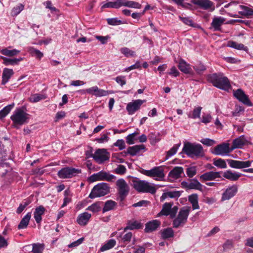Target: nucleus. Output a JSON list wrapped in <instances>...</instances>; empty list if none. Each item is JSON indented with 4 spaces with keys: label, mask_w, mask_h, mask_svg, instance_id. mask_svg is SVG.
Masks as SVG:
<instances>
[{
    "label": "nucleus",
    "mask_w": 253,
    "mask_h": 253,
    "mask_svg": "<svg viewBox=\"0 0 253 253\" xmlns=\"http://www.w3.org/2000/svg\"><path fill=\"white\" fill-rule=\"evenodd\" d=\"M110 192V187L106 183L102 182L95 185L91 190L88 197L94 199L104 196Z\"/></svg>",
    "instance_id": "5"
},
{
    "label": "nucleus",
    "mask_w": 253,
    "mask_h": 253,
    "mask_svg": "<svg viewBox=\"0 0 253 253\" xmlns=\"http://www.w3.org/2000/svg\"><path fill=\"white\" fill-rule=\"evenodd\" d=\"M238 191V187L236 185H233L228 187L223 193L221 198L222 201H226L233 197Z\"/></svg>",
    "instance_id": "17"
},
{
    "label": "nucleus",
    "mask_w": 253,
    "mask_h": 253,
    "mask_svg": "<svg viewBox=\"0 0 253 253\" xmlns=\"http://www.w3.org/2000/svg\"><path fill=\"white\" fill-rule=\"evenodd\" d=\"M172 204L169 203H166L163 206L161 211L158 213V216L166 215L168 216L169 214L170 208L172 207Z\"/></svg>",
    "instance_id": "37"
},
{
    "label": "nucleus",
    "mask_w": 253,
    "mask_h": 253,
    "mask_svg": "<svg viewBox=\"0 0 253 253\" xmlns=\"http://www.w3.org/2000/svg\"><path fill=\"white\" fill-rule=\"evenodd\" d=\"M120 51L126 57H134L135 56V51L126 47L121 48Z\"/></svg>",
    "instance_id": "46"
},
{
    "label": "nucleus",
    "mask_w": 253,
    "mask_h": 253,
    "mask_svg": "<svg viewBox=\"0 0 253 253\" xmlns=\"http://www.w3.org/2000/svg\"><path fill=\"white\" fill-rule=\"evenodd\" d=\"M194 69L199 74H202L204 71L206 70V67L202 64L196 65L193 67Z\"/></svg>",
    "instance_id": "61"
},
{
    "label": "nucleus",
    "mask_w": 253,
    "mask_h": 253,
    "mask_svg": "<svg viewBox=\"0 0 253 253\" xmlns=\"http://www.w3.org/2000/svg\"><path fill=\"white\" fill-rule=\"evenodd\" d=\"M232 151L229 143H222L215 146L211 153L215 155L224 156H229Z\"/></svg>",
    "instance_id": "11"
},
{
    "label": "nucleus",
    "mask_w": 253,
    "mask_h": 253,
    "mask_svg": "<svg viewBox=\"0 0 253 253\" xmlns=\"http://www.w3.org/2000/svg\"><path fill=\"white\" fill-rule=\"evenodd\" d=\"M178 18L185 25L194 27L193 21L190 17H183L179 16Z\"/></svg>",
    "instance_id": "58"
},
{
    "label": "nucleus",
    "mask_w": 253,
    "mask_h": 253,
    "mask_svg": "<svg viewBox=\"0 0 253 253\" xmlns=\"http://www.w3.org/2000/svg\"><path fill=\"white\" fill-rule=\"evenodd\" d=\"M182 151L189 158L194 159L203 157L205 155L202 146L198 143L186 142L184 144Z\"/></svg>",
    "instance_id": "2"
},
{
    "label": "nucleus",
    "mask_w": 253,
    "mask_h": 253,
    "mask_svg": "<svg viewBox=\"0 0 253 253\" xmlns=\"http://www.w3.org/2000/svg\"><path fill=\"white\" fill-rule=\"evenodd\" d=\"M20 52V51L16 49L9 50L7 48H4L0 50V53L5 56H13Z\"/></svg>",
    "instance_id": "43"
},
{
    "label": "nucleus",
    "mask_w": 253,
    "mask_h": 253,
    "mask_svg": "<svg viewBox=\"0 0 253 253\" xmlns=\"http://www.w3.org/2000/svg\"><path fill=\"white\" fill-rule=\"evenodd\" d=\"M110 133L107 132L106 134H103L99 138H95V141L99 143H104L108 142L109 139V137L108 136V134H110Z\"/></svg>",
    "instance_id": "55"
},
{
    "label": "nucleus",
    "mask_w": 253,
    "mask_h": 253,
    "mask_svg": "<svg viewBox=\"0 0 253 253\" xmlns=\"http://www.w3.org/2000/svg\"><path fill=\"white\" fill-rule=\"evenodd\" d=\"M33 249L32 252L33 253H42L44 250V245L40 243H35L32 244Z\"/></svg>",
    "instance_id": "48"
},
{
    "label": "nucleus",
    "mask_w": 253,
    "mask_h": 253,
    "mask_svg": "<svg viewBox=\"0 0 253 253\" xmlns=\"http://www.w3.org/2000/svg\"><path fill=\"white\" fill-rule=\"evenodd\" d=\"M123 234V233H120L119 236L117 237V238L118 239L119 237L121 238V239L124 243L129 242L132 238V233L128 232L125 234L124 235H123V236L122 237Z\"/></svg>",
    "instance_id": "53"
},
{
    "label": "nucleus",
    "mask_w": 253,
    "mask_h": 253,
    "mask_svg": "<svg viewBox=\"0 0 253 253\" xmlns=\"http://www.w3.org/2000/svg\"><path fill=\"white\" fill-rule=\"evenodd\" d=\"M46 98V96L43 94L35 93L31 95L29 98L30 101L32 102H37L40 100Z\"/></svg>",
    "instance_id": "47"
},
{
    "label": "nucleus",
    "mask_w": 253,
    "mask_h": 253,
    "mask_svg": "<svg viewBox=\"0 0 253 253\" xmlns=\"http://www.w3.org/2000/svg\"><path fill=\"white\" fill-rule=\"evenodd\" d=\"M102 204L103 202H96L89 206L87 208V210L91 211L93 212H98L101 210V205Z\"/></svg>",
    "instance_id": "44"
},
{
    "label": "nucleus",
    "mask_w": 253,
    "mask_h": 253,
    "mask_svg": "<svg viewBox=\"0 0 253 253\" xmlns=\"http://www.w3.org/2000/svg\"><path fill=\"white\" fill-rule=\"evenodd\" d=\"M31 217V212H28L21 220L19 224L18 225V229H25L27 228Z\"/></svg>",
    "instance_id": "33"
},
{
    "label": "nucleus",
    "mask_w": 253,
    "mask_h": 253,
    "mask_svg": "<svg viewBox=\"0 0 253 253\" xmlns=\"http://www.w3.org/2000/svg\"><path fill=\"white\" fill-rule=\"evenodd\" d=\"M186 174L189 178H192L197 173V167L191 166L186 169Z\"/></svg>",
    "instance_id": "50"
},
{
    "label": "nucleus",
    "mask_w": 253,
    "mask_h": 253,
    "mask_svg": "<svg viewBox=\"0 0 253 253\" xmlns=\"http://www.w3.org/2000/svg\"><path fill=\"white\" fill-rule=\"evenodd\" d=\"M116 244V242L114 239H110L103 245L100 249V252H104L113 248Z\"/></svg>",
    "instance_id": "40"
},
{
    "label": "nucleus",
    "mask_w": 253,
    "mask_h": 253,
    "mask_svg": "<svg viewBox=\"0 0 253 253\" xmlns=\"http://www.w3.org/2000/svg\"><path fill=\"white\" fill-rule=\"evenodd\" d=\"M123 0H116L113 1H109L101 6L102 9L106 8H119L123 6Z\"/></svg>",
    "instance_id": "31"
},
{
    "label": "nucleus",
    "mask_w": 253,
    "mask_h": 253,
    "mask_svg": "<svg viewBox=\"0 0 253 253\" xmlns=\"http://www.w3.org/2000/svg\"><path fill=\"white\" fill-rule=\"evenodd\" d=\"M45 209L42 206L36 208L34 212V217L37 223H40L42 220V216L44 213Z\"/></svg>",
    "instance_id": "28"
},
{
    "label": "nucleus",
    "mask_w": 253,
    "mask_h": 253,
    "mask_svg": "<svg viewBox=\"0 0 253 253\" xmlns=\"http://www.w3.org/2000/svg\"><path fill=\"white\" fill-rule=\"evenodd\" d=\"M181 145L180 143L174 144L173 147L169 150L167 153L166 159H168L169 157L173 156L177 151L179 147Z\"/></svg>",
    "instance_id": "45"
},
{
    "label": "nucleus",
    "mask_w": 253,
    "mask_h": 253,
    "mask_svg": "<svg viewBox=\"0 0 253 253\" xmlns=\"http://www.w3.org/2000/svg\"><path fill=\"white\" fill-rule=\"evenodd\" d=\"M126 169L124 165H120L114 169V172L118 174H124L126 173Z\"/></svg>",
    "instance_id": "57"
},
{
    "label": "nucleus",
    "mask_w": 253,
    "mask_h": 253,
    "mask_svg": "<svg viewBox=\"0 0 253 253\" xmlns=\"http://www.w3.org/2000/svg\"><path fill=\"white\" fill-rule=\"evenodd\" d=\"M91 214L84 212L83 213L79 214L77 219L78 223L82 226L85 225L88 222L90 218L91 217Z\"/></svg>",
    "instance_id": "27"
},
{
    "label": "nucleus",
    "mask_w": 253,
    "mask_h": 253,
    "mask_svg": "<svg viewBox=\"0 0 253 253\" xmlns=\"http://www.w3.org/2000/svg\"><path fill=\"white\" fill-rule=\"evenodd\" d=\"M243 175L241 173L228 169L223 172V176L230 181H235L238 180Z\"/></svg>",
    "instance_id": "23"
},
{
    "label": "nucleus",
    "mask_w": 253,
    "mask_h": 253,
    "mask_svg": "<svg viewBox=\"0 0 253 253\" xmlns=\"http://www.w3.org/2000/svg\"><path fill=\"white\" fill-rule=\"evenodd\" d=\"M28 114L26 112H15L10 117L13 123V126L18 129L20 126L28 123Z\"/></svg>",
    "instance_id": "7"
},
{
    "label": "nucleus",
    "mask_w": 253,
    "mask_h": 253,
    "mask_svg": "<svg viewBox=\"0 0 253 253\" xmlns=\"http://www.w3.org/2000/svg\"><path fill=\"white\" fill-rule=\"evenodd\" d=\"M138 132L135 131L132 133L128 134L126 137V142L127 144L131 145L134 143V140L135 139V137L138 134Z\"/></svg>",
    "instance_id": "54"
},
{
    "label": "nucleus",
    "mask_w": 253,
    "mask_h": 253,
    "mask_svg": "<svg viewBox=\"0 0 253 253\" xmlns=\"http://www.w3.org/2000/svg\"><path fill=\"white\" fill-rule=\"evenodd\" d=\"M82 172L81 169H76L71 167H66L58 171L57 175L60 178H71Z\"/></svg>",
    "instance_id": "8"
},
{
    "label": "nucleus",
    "mask_w": 253,
    "mask_h": 253,
    "mask_svg": "<svg viewBox=\"0 0 253 253\" xmlns=\"http://www.w3.org/2000/svg\"><path fill=\"white\" fill-rule=\"evenodd\" d=\"M126 224V226L124 228V232H126L128 230H138L143 228V224L134 219L128 220Z\"/></svg>",
    "instance_id": "18"
},
{
    "label": "nucleus",
    "mask_w": 253,
    "mask_h": 253,
    "mask_svg": "<svg viewBox=\"0 0 253 253\" xmlns=\"http://www.w3.org/2000/svg\"><path fill=\"white\" fill-rule=\"evenodd\" d=\"M86 91L88 93L94 94L96 96H103L108 95V91L99 89L97 86L87 88Z\"/></svg>",
    "instance_id": "25"
},
{
    "label": "nucleus",
    "mask_w": 253,
    "mask_h": 253,
    "mask_svg": "<svg viewBox=\"0 0 253 253\" xmlns=\"http://www.w3.org/2000/svg\"><path fill=\"white\" fill-rule=\"evenodd\" d=\"M182 188L186 190L195 189L203 191V185L196 178H189L181 182Z\"/></svg>",
    "instance_id": "10"
},
{
    "label": "nucleus",
    "mask_w": 253,
    "mask_h": 253,
    "mask_svg": "<svg viewBox=\"0 0 253 253\" xmlns=\"http://www.w3.org/2000/svg\"><path fill=\"white\" fill-rule=\"evenodd\" d=\"M115 80L118 84H119L121 86H123L126 84V77L123 76H117L115 79Z\"/></svg>",
    "instance_id": "63"
},
{
    "label": "nucleus",
    "mask_w": 253,
    "mask_h": 253,
    "mask_svg": "<svg viewBox=\"0 0 253 253\" xmlns=\"http://www.w3.org/2000/svg\"><path fill=\"white\" fill-rule=\"evenodd\" d=\"M24 9V5L22 4H19L14 7L11 10V15L12 16H17Z\"/></svg>",
    "instance_id": "52"
},
{
    "label": "nucleus",
    "mask_w": 253,
    "mask_h": 253,
    "mask_svg": "<svg viewBox=\"0 0 253 253\" xmlns=\"http://www.w3.org/2000/svg\"><path fill=\"white\" fill-rule=\"evenodd\" d=\"M234 96L244 104L248 106H252L253 105L248 96L245 93L242 89L239 88L235 91L234 92Z\"/></svg>",
    "instance_id": "15"
},
{
    "label": "nucleus",
    "mask_w": 253,
    "mask_h": 253,
    "mask_svg": "<svg viewBox=\"0 0 253 253\" xmlns=\"http://www.w3.org/2000/svg\"><path fill=\"white\" fill-rule=\"evenodd\" d=\"M227 46L236 49L247 51L248 48L242 43H238L236 42L230 41L228 42Z\"/></svg>",
    "instance_id": "36"
},
{
    "label": "nucleus",
    "mask_w": 253,
    "mask_h": 253,
    "mask_svg": "<svg viewBox=\"0 0 253 253\" xmlns=\"http://www.w3.org/2000/svg\"><path fill=\"white\" fill-rule=\"evenodd\" d=\"M207 80L214 86L222 90H228L231 87L229 79L224 76L223 73H221L208 75Z\"/></svg>",
    "instance_id": "1"
},
{
    "label": "nucleus",
    "mask_w": 253,
    "mask_h": 253,
    "mask_svg": "<svg viewBox=\"0 0 253 253\" xmlns=\"http://www.w3.org/2000/svg\"><path fill=\"white\" fill-rule=\"evenodd\" d=\"M142 173L146 176L156 177L155 179L156 180H162L165 176L162 166L155 167L150 170H143Z\"/></svg>",
    "instance_id": "9"
},
{
    "label": "nucleus",
    "mask_w": 253,
    "mask_h": 253,
    "mask_svg": "<svg viewBox=\"0 0 253 253\" xmlns=\"http://www.w3.org/2000/svg\"><path fill=\"white\" fill-rule=\"evenodd\" d=\"M161 225L159 220H153L146 223L144 231L146 233H150L157 229Z\"/></svg>",
    "instance_id": "24"
},
{
    "label": "nucleus",
    "mask_w": 253,
    "mask_h": 253,
    "mask_svg": "<svg viewBox=\"0 0 253 253\" xmlns=\"http://www.w3.org/2000/svg\"><path fill=\"white\" fill-rule=\"evenodd\" d=\"M30 204V202L26 201L21 203L16 210V212L18 214L21 213L25 208Z\"/></svg>",
    "instance_id": "62"
},
{
    "label": "nucleus",
    "mask_w": 253,
    "mask_h": 253,
    "mask_svg": "<svg viewBox=\"0 0 253 253\" xmlns=\"http://www.w3.org/2000/svg\"><path fill=\"white\" fill-rule=\"evenodd\" d=\"M240 7L243 10L241 12L242 15L246 16L253 15V9L244 5H241Z\"/></svg>",
    "instance_id": "51"
},
{
    "label": "nucleus",
    "mask_w": 253,
    "mask_h": 253,
    "mask_svg": "<svg viewBox=\"0 0 253 253\" xmlns=\"http://www.w3.org/2000/svg\"><path fill=\"white\" fill-rule=\"evenodd\" d=\"M145 102V100L137 99L129 102L126 106L127 111H137L140 109L141 105Z\"/></svg>",
    "instance_id": "26"
},
{
    "label": "nucleus",
    "mask_w": 253,
    "mask_h": 253,
    "mask_svg": "<svg viewBox=\"0 0 253 253\" xmlns=\"http://www.w3.org/2000/svg\"><path fill=\"white\" fill-rule=\"evenodd\" d=\"M188 200L191 204L193 210L199 209V206L198 205V196L197 194H193L189 195Z\"/></svg>",
    "instance_id": "35"
},
{
    "label": "nucleus",
    "mask_w": 253,
    "mask_h": 253,
    "mask_svg": "<svg viewBox=\"0 0 253 253\" xmlns=\"http://www.w3.org/2000/svg\"><path fill=\"white\" fill-rule=\"evenodd\" d=\"M99 180H106L111 182L116 179V176L108 172L101 170L98 172Z\"/></svg>",
    "instance_id": "30"
},
{
    "label": "nucleus",
    "mask_w": 253,
    "mask_h": 253,
    "mask_svg": "<svg viewBox=\"0 0 253 253\" xmlns=\"http://www.w3.org/2000/svg\"><path fill=\"white\" fill-rule=\"evenodd\" d=\"M178 67L179 69L185 74H193V72L191 71L190 65L187 64L185 60L180 59L178 62Z\"/></svg>",
    "instance_id": "29"
},
{
    "label": "nucleus",
    "mask_w": 253,
    "mask_h": 253,
    "mask_svg": "<svg viewBox=\"0 0 253 253\" xmlns=\"http://www.w3.org/2000/svg\"><path fill=\"white\" fill-rule=\"evenodd\" d=\"M123 6L137 9L141 8V4L138 2L126 0H123Z\"/></svg>",
    "instance_id": "39"
},
{
    "label": "nucleus",
    "mask_w": 253,
    "mask_h": 253,
    "mask_svg": "<svg viewBox=\"0 0 253 253\" xmlns=\"http://www.w3.org/2000/svg\"><path fill=\"white\" fill-rule=\"evenodd\" d=\"M247 143L248 140L245 135H241L233 140V144L231 146L232 150L233 151L235 149L242 148L243 146L247 145Z\"/></svg>",
    "instance_id": "21"
},
{
    "label": "nucleus",
    "mask_w": 253,
    "mask_h": 253,
    "mask_svg": "<svg viewBox=\"0 0 253 253\" xmlns=\"http://www.w3.org/2000/svg\"><path fill=\"white\" fill-rule=\"evenodd\" d=\"M161 235L162 237L164 239H167L173 237L174 236V232L171 228H167L162 231Z\"/></svg>",
    "instance_id": "42"
},
{
    "label": "nucleus",
    "mask_w": 253,
    "mask_h": 253,
    "mask_svg": "<svg viewBox=\"0 0 253 253\" xmlns=\"http://www.w3.org/2000/svg\"><path fill=\"white\" fill-rule=\"evenodd\" d=\"M190 212V207H184L181 208L176 218L173 221V227L178 228L181 224H184L187 222V218Z\"/></svg>",
    "instance_id": "6"
},
{
    "label": "nucleus",
    "mask_w": 253,
    "mask_h": 253,
    "mask_svg": "<svg viewBox=\"0 0 253 253\" xmlns=\"http://www.w3.org/2000/svg\"><path fill=\"white\" fill-rule=\"evenodd\" d=\"M226 160L221 158L214 159L213 160V164L216 167L220 169H226L227 167Z\"/></svg>",
    "instance_id": "41"
},
{
    "label": "nucleus",
    "mask_w": 253,
    "mask_h": 253,
    "mask_svg": "<svg viewBox=\"0 0 253 253\" xmlns=\"http://www.w3.org/2000/svg\"><path fill=\"white\" fill-rule=\"evenodd\" d=\"M226 161L230 168L236 169L249 168L253 162V161H241L232 159H227Z\"/></svg>",
    "instance_id": "12"
},
{
    "label": "nucleus",
    "mask_w": 253,
    "mask_h": 253,
    "mask_svg": "<svg viewBox=\"0 0 253 253\" xmlns=\"http://www.w3.org/2000/svg\"><path fill=\"white\" fill-rule=\"evenodd\" d=\"M183 168L181 167H175L169 173V177L171 180H175L184 176Z\"/></svg>",
    "instance_id": "16"
},
{
    "label": "nucleus",
    "mask_w": 253,
    "mask_h": 253,
    "mask_svg": "<svg viewBox=\"0 0 253 253\" xmlns=\"http://www.w3.org/2000/svg\"><path fill=\"white\" fill-rule=\"evenodd\" d=\"M220 177V172L213 171L206 172L200 176V179L202 181H212Z\"/></svg>",
    "instance_id": "19"
},
{
    "label": "nucleus",
    "mask_w": 253,
    "mask_h": 253,
    "mask_svg": "<svg viewBox=\"0 0 253 253\" xmlns=\"http://www.w3.org/2000/svg\"><path fill=\"white\" fill-rule=\"evenodd\" d=\"M28 51L32 56H35L36 58L39 60L43 56V53L33 47H29L28 48Z\"/></svg>",
    "instance_id": "38"
},
{
    "label": "nucleus",
    "mask_w": 253,
    "mask_h": 253,
    "mask_svg": "<svg viewBox=\"0 0 253 253\" xmlns=\"http://www.w3.org/2000/svg\"><path fill=\"white\" fill-rule=\"evenodd\" d=\"M118 196L117 199L123 202L129 192V187L123 178L119 179L116 183Z\"/></svg>",
    "instance_id": "4"
},
{
    "label": "nucleus",
    "mask_w": 253,
    "mask_h": 253,
    "mask_svg": "<svg viewBox=\"0 0 253 253\" xmlns=\"http://www.w3.org/2000/svg\"><path fill=\"white\" fill-rule=\"evenodd\" d=\"M117 203L111 200H107L104 203V207L102 209V212L104 213L108 211L113 210L117 206Z\"/></svg>",
    "instance_id": "34"
},
{
    "label": "nucleus",
    "mask_w": 253,
    "mask_h": 253,
    "mask_svg": "<svg viewBox=\"0 0 253 253\" xmlns=\"http://www.w3.org/2000/svg\"><path fill=\"white\" fill-rule=\"evenodd\" d=\"M200 142L205 145L207 146H212L215 143V141L213 139L206 138L200 140Z\"/></svg>",
    "instance_id": "60"
},
{
    "label": "nucleus",
    "mask_w": 253,
    "mask_h": 253,
    "mask_svg": "<svg viewBox=\"0 0 253 253\" xmlns=\"http://www.w3.org/2000/svg\"><path fill=\"white\" fill-rule=\"evenodd\" d=\"M225 19L222 17H215L211 24L210 29L213 31H221V26L224 24Z\"/></svg>",
    "instance_id": "20"
},
{
    "label": "nucleus",
    "mask_w": 253,
    "mask_h": 253,
    "mask_svg": "<svg viewBox=\"0 0 253 253\" xmlns=\"http://www.w3.org/2000/svg\"><path fill=\"white\" fill-rule=\"evenodd\" d=\"M181 193L182 191H173L166 192L165 194L170 198H178L180 196Z\"/></svg>",
    "instance_id": "56"
},
{
    "label": "nucleus",
    "mask_w": 253,
    "mask_h": 253,
    "mask_svg": "<svg viewBox=\"0 0 253 253\" xmlns=\"http://www.w3.org/2000/svg\"><path fill=\"white\" fill-rule=\"evenodd\" d=\"M113 145L115 146L118 147L120 150H122L126 148L125 142L123 139H118Z\"/></svg>",
    "instance_id": "59"
},
{
    "label": "nucleus",
    "mask_w": 253,
    "mask_h": 253,
    "mask_svg": "<svg viewBox=\"0 0 253 253\" xmlns=\"http://www.w3.org/2000/svg\"><path fill=\"white\" fill-rule=\"evenodd\" d=\"M146 148L144 145H135L129 146L127 148V153L131 156H134L138 154L140 152H145Z\"/></svg>",
    "instance_id": "22"
},
{
    "label": "nucleus",
    "mask_w": 253,
    "mask_h": 253,
    "mask_svg": "<svg viewBox=\"0 0 253 253\" xmlns=\"http://www.w3.org/2000/svg\"><path fill=\"white\" fill-rule=\"evenodd\" d=\"M107 22L109 25L113 26L126 24V21L118 20L117 18H108L107 19Z\"/></svg>",
    "instance_id": "49"
},
{
    "label": "nucleus",
    "mask_w": 253,
    "mask_h": 253,
    "mask_svg": "<svg viewBox=\"0 0 253 253\" xmlns=\"http://www.w3.org/2000/svg\"><path fill=\"white\" fill-rule=\"evenodd\" d=\"M132 185L139 193H149L153 194L156 192V188L149 182L137 178H135L132 180Z\"/></svg>",
    "instance_id": "3"
},
{
    "label": "nucleus",
    "mask_w": 253,
    "mask_h": 253,
    "mask_svg": "<svg viewBox=\"0 0 253 253\" xmlns=\"http://www.w3.org/2000/svg\"><path fill=\"white\" fill-rule=\"evenodd\" d=\"M190 1L204 10L213 11L215 9L213 2L210 0H191Z\"/></svg>",
    "instance_id": "14"
},
{
    "label": "nucleus",
    "mask_w": 253,
    "mask_h": 253,
    "mask_svg": "<svg viewBox=\"0 0 253 253\" xmlns=\"http://www.w3.org/2000/svg\"><path fill=\"white\" fill-rule=\"evenodd\" d=\"M109 157V153L105 149H98L93 155V159L99 164H102L108 160Z\"/></svg>",
    "instance_id": "13"
},
{
    "label": "nucleus",
    "mask_w": 253,
    "mask_h": 253,
    "mask_svg": "<svg viewBox=\"0 0 253 253\" xmlns=\"http://www.w3.org/2000/svg\"><path fill=\"white\" fill-rule=\"evenodd\" d=\"M233 247V241L230 240H227L223 245V248L224 251L230 250Z\"/></svg>",
    "instance_id": "64"
},
{
    "label": "nucleus",
    "mask_w": 253,
    "mask_h": 253,
    "mask_svg": "<svg viewBox=\"0 0 253 253\" xmlns=\"http://www.w3.org/2000/svg\"><path fill=\"white\" fill-rule=\"evenodd\" d=\"M13 74L14 72L12 69L4 68L2 72L1 84H5L7 83Z\"/></svg>",
    "instance_id": "32"
}]
</instances>
